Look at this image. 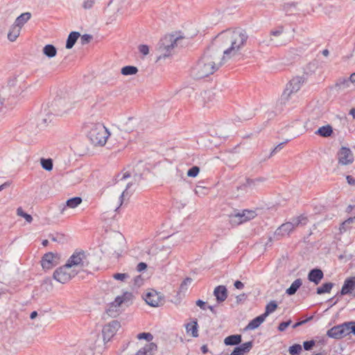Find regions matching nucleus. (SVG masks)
<instances>
[{
  "mask_svg": "<svg viewBox=\"0 0 355 355\" xmlns=\"http://www.w3.org/2000/svg\"><path fill=\"white\" fill-rule=\"evenodd\" d=\"M157 345L154 343H149L146 344L142 348H141L135 355H153L157 351Z\"/></svg>",
  "mask_w": 355,
  "mask_h": 355,
  "instance_id": "21",
  "label": "nucleus"
},
{
  "mask_svg": "<svg viewBox=\"0 0 355 355\" xmlns=\"http://www.w3.org/2000/svg\"><path fill=\"white\" fill-rule=\"evenodd\" d=\"M144 299L148 305L153 307H157L163 304L162 296L155 290L148 291Z\"/></svg>",
  "mask_w": 355,
  "mask_h": 355,
  "instance_id": "15",
  "label": "nucleus"
},
{
  "mask_svg": "<svg viewBox=\"0 0 355 355\" xmlns=\"http://www.w3.org/2000/svg\"><path fill=\"white\" fill-rule=\"evenodd\" d=\"M31 14L30 12H24L20 15L16 19L14 24L21 28L31 19Z\"/></svg>",
  "mask_w": 355,
  "mask_h": 355,
  "instance_id": "28",
  "label": "nucleus"
},
{
  "mask_svg": "<svg viewBox=\"0 0 355 355\" xmlns=\"http://www.w3.org/2000/svg\"><path fill=\"white\" fill-rule=\"evenodd\" d=\"M192 279L190 277H187L184 279L180 286L179 293H185L188 290L189 286L192 283Z\"/></svg>",
  "mask_w": 355,
  "mask_h": 355,
  "instance_id": "40",
  "label": "nucleus"
},
{
  "mask_svg": "<svg viewBox=\"0 0 355 355\" xmlns=\"http://www.w3.org/2000/svg\"><path fill=\"white\" fill-rule=\"evenodd\" d=\"M80 36V34L78 32L73 31L70 33L67 40L66 48L67 49H71Z\"/></svg>",
  "mask_w": 355,
  "mask_h": 355,
  "instance_id": "30",
  "label": "nucleus"
},
{
  "mask_svg": "<svg viewBox=\"0 0 355 355\" xmlns=\"http://www.w3.org/2000/svg\"><path fill=\"white\" fill-rule=\"evenodd\" d=\"M186 331L187 334L191 333V336L194 338L198 336V323L196 321L186 324Z\"/></svg>",
  "mask_w": 355,
  "mask_h": 355,
  "instance_id": "32",
  "label": "nucleus"
},
{
  "mask_svg": "<svg viewBox=\"0 0 355 355\" xmlns=\"http://www.w3.org/2000/svg\"><path fill=\"white\" fill-rule=\"evenodd\" d=\"M302 282L301 279H295L292 283L291 286L286 289V293L289 295H294L296 293V291H297V289L302 286Z\"/></svg>",
  "mask_w": 355,
  "mask_h": 355,
  "instance_id": "31",
  "label": "nucleus"
},
{
  "mask_svg": "<svg viewBox=\"0 0 355 355\" xmlns=\"http://www.w3.org/2000/svg\"><path fill=\"white\" fill-rule=\"evenodd\" d=\"M333 286H334V284L331 282L325 283V284H322V286L318 287L317 288V293L318 295H321V294H323L325 293H329L330 291L331 290Z\"/></svg>",
  "mask_w": 355,
  "mask_h": 355,
  "instance_id": "39",
  "label": "nucleus"
},
{
  "mask_svg": "<svg viewBox=\"0 0 355 355\" xmlns=\"http://www.w3.org/2000/svg\"><path fill=\"white\" fill-rule=\"evenodd\" d=\"M333 128L331 125L327 124L319 128L315 134L322 137H329L333 134Z\"/></svg>",
  "mask_w": 355,
  "mask_h": 355,
  "instance_id": "26",
  "label": "nucleus"
},
{
  "mask_svg": "<svg viewBox=\"0 0 355 355\" xmlns=\"http://www.w3.org/2000/svg\"><path fill=\"white\" fill-rule=\"evenodd\" d=\"M112 277L114 279L121 282H125L127 279L130 277L128 273H114Z\"/></svg>",
  "mask_w": 355,
  "mask_h": 355,
  "instance_id": "45",
  "label": "nucleus"
},
{
  "mask_svg": "<svg viewBox=\"0 0 355 355\" xmlns=\"http://www.w3.org/2000/svg\"><path fill=\"white\" fill-rule=\"evenodd\" d=\"M43 53L49 58H53L56 55V48L52 44H46L44 46L42 50Z\"/></svg>",
  "mask_w": 355,
  "mask_h": 355,
  "instance_id": "34",
  "label": "nucleus"
},
{
  "mask_svg": "<svg viewBox=\"0 0 355 355\" xmlns=\"http://www.w3.org/2000/svg\"><path fill=\"white\" fill-rule=\"evenodd\" d=\"M327 335L329 338L340 339L349 335V328L345 322L329 329L327 332Z\"/></svg>",
  "mask_w": 355,
  "mask_h": 355,
  "instance_id": "13",
  "label": "nucleus"
},
{
  "mask_svg": "<svg viewBox=\"0 0 355 355\" xmlns=\"http://www.w3.org/2000/svg\"><path fill=\"white\" fill-rule=\"evenodd\" d=\"M234 286L237 289H242L244 287V284L241 282H240V281H236L234 282Z\"/></svg>",
  "mask_w": 355,
  "mask_h": 355,
  "instance_id": "61",
  "label": "nucleus"
},
{
  "mask_svg": "<svg viewBox=\"0 0 355 355\" xmlns=\"http://www.w3.org/2000/svg\"><path fill=\"white\" fill-rule=\"evenodd\" d=\"M157 249H159V250H166L168 251V252H170L171 247H170V245H167V246H166V245H162V246H161L160 248H157Z\"/></svg>",
  "mask_w": 355,
  "mask_h": 355,
  "instance_id": "64",
  "label": "nucleus"
},
{
  "mask_svg": "<svg viewBox=\"0 0 355 355\" xmlns=\"http://www.w3.org/2000/svg\"><path fill=\"white\" fill-rule=\"evenodd\" d=\"M338 164L342 166L351 164L354 162V155L352 150L347 147H341L337 153Z\"/></svg>",
  "mask_w": 355,
  "mask_h": 355,
  "instance_id": "11",
  "label": "nucleus"
},
{
  "mask_svg": "<svg viewBox=\"0 0 355 355\" xmlns=\"http://www.w3.org/2000/svg\"><path fill=\"white\" fill-rule=\"evenodd\" d=\"M144 284V278L141 275H137L134 278V286L136 287H140Z\"/></svg>",
  "mask_w": 355,
  "mask_h": 355,
  "instance_id": "47",
  "label": "nucleus"
},
{
  "mask_svg": "<svg viewBox=\"0 0 355 355\" xmlns=\"http://www.w3.org/2000/svg\"><path fill=\"white\" fill-rule=\"evenodd\" d=\"M60 255L57 253L48 252L44 254L41 260L43 269L49 270L58 264Z\"/></svg>",
  "mask_w": 355,
  "mask_h": 355,
  "instance_id": "12",
  "label": "nucleus"
},
{
  "mask_svg": "<svg viewBox=\"0 0 355 355\" xmlns=\"http://www.w3.org/2000/svg\"><path fill=\"white\" fill-rule=\"evenodd\" d=\"M354 220H355V216H354V217H351V218H347V220H345L342 223V225H341V228L345 229V226H347V225H349V224L352 223Z\"/></svg>",
  "mask_w": 355,
  "mask_h": 355,
  "instance_id": "56",
  "label": "nucleus"
},
{
  "mask_svg": "<svg viewBox=\"0 0 355 355\" xmlns=\"http://www.w3.org/2000/svg\"><path fill=\"white\" fill-rule=\"evenodd\" d=\"M256 214L254 211L244 210L242 213H238L231 216V222L234 224H241L252 219Z\"/></svg>",
  "mask_w": 355,
  "mask_h": 355,
  "instance_id": "16",
  "label": "nucleus"
},
{
  "mask_svg": "<svg viewBox=\"0 0 355 355\" xmlns=\"http://www.w3.org/2000/svg\"><path fill=\"white\" fill-rule=\"evenodd\" d=\"M347 183L350 185H355V179L352 175H347Z\"/></svg>",
  "mask_w": 355,
  "mask_h": 355,
  "instance_id": "60",
  "label": "nucleus"
},
{
  "mask_svg": "<svg viewBox=\"0 0 355 355\" xmlns=\"http://www.w3.org/2000/svg\"><path fill=\"white\" fill-rule=\"evenodd\" d=\"M92 39V35H88V34H85L81 36L80 41H81L82 44H88L91 41Z\"/></svg>",
  "mask_w": 355,
  "mask_h": 355,
  "instance_id": "52",
  "label": "nucleus"
},
{
  "mask_svg": "<svg viewBox=\"0 0 355 355\" xmlns=\"http://www.w3.org/2000/svg\"><path fill=\"white\" fill-rule=\"evenodd\" d=\"M248 35L241 28L227 29L222 31L215 37L213 47L221 54V58L227 62L241 55Z\"/></svg>",
  "mask_w": 355,
  "mask_h": 355,
  "instance_id": "1",
  "label": "nucleus"
},
{
  "mask_svg": "<svg viewBox=\"0 0 355 355\" xmlns=\"http://www.w3.org/2000/svg\"><path fill=\"white\" fill-rule=\"evenodd\" d=\"M241 342V335H232L225 338L224 343L226 345H238Z\"/></svg>",
  "mask_w": 355,
  "mask_h": 355,
  "instance_id": "33",
  "label": "nucleus"
},
{
  "mask_svg": "<svg viewBox=\"0 0 355 355\" xmlns=\"http://www.w3.org/2000/svg\"><path fill=\"white\" fill-rule=\"evenodd\" d=\"M322 278L323 272L320 269H313L309 272L308 275L309 280L315 284H318Z\"/></svg>",
  "mask_w": 355,
  "mask_h": 355,
  "instance_id": "24",
  "label": "nucleus"
},
{
  "mask_svg": "<svg viewBox=\"0 0 355 355\" xmlns=\"http://www.w3.org/2000/svg\"><path fill=\"white\" fill-rule=\"evenodd\" d=\"M137 72L138 69L135 66H125L121 69V74L125 76L135 75Z\"/></svg>",
  "mask_w": 355,
  "mask_h": 355,
  "instance_id": "35",
  "label": "nucleus"
},
{
  "mask_svg": "<svg viewBox=\"0 0 355 355\" xmlns=\"http://www.w3.org/2000/svg\"><path fill=\"white\" fill-rule=\"evenodd\" d=\"M146 268H147L146 263H145L144 262H140L139 263H138V265L137 266V270L138 272H141V271L146 270Z\"/></svg>",
  "mask_w": 355,
  "mask_h": 355,
  "instance_id": "57",
  "label": "nucleus"
},
{
  "mask_svg": "<svg viewBox=\"0 0 355 355\" xmlns=\"http://www.w3.org/2000/svg\"><path fill=\"white\" fill-rule=\"evenodd\" d=\"M196 305L198 306H200L202 309H205V302L201 300H198L196 301Z\"/></svg>",
  "mask_w": 355,
  "mask_h": 355,
  "instance_id": "62",
  "label": "nucleus"
},
{
  "mask_svg": "<svg viewBox=\"0 0 355 355\" xmlns=\"http://www.w3.org/2000/svg\"><path fill=\"white\" fill-rule=\"evenodd\" d=\"M349 81H350V86H352V88L355 91V73H353L350 77L349 78Z\"/></svg>",
  "mask_w": 355,
  "mask_h": 355,
  "instance_id": "58",
  "label": "nucleus"
},
{
  "mask_svg": "<svg viewBox=\"0 0 355 355\" xmlns=\"http://www.w3.org/2000/svg\"><path fill=\"white\" fill-rule=\"evenodd\" d=\"M89 254L83 250H76L68 259L67 263L78 274L84 271L90 264Z\"/></svg>",
  "mask_w": 355,
  "mask_h": 355,
  "instance_id": "5",
  "label": "nucleus"
},
{
  "mask_svg": "<svg viewBox=\"0 0 355 355\" xmlns=\"http://www.w3.org/2000/svg\"><path fill=\"white\" fill-rule=\"evenodd\" d=\"M94 0H85L83 3V7L86 10L91 9L94 6Z\"/></svg>",
  "mask_w": 355,
  "mask_h": 355,
  "instance_id": "49",
  "label": "nucleus"
},
{
  "mask_svg": "<svg viewBox=\"0 0 355 355\" xmlns=\"http://www.w3.org/2000/svg\"><path fill=\"white\" fill-rule=\"evenodd\" d=\"M291 320H288L287 322H283L279 324L278 329L280 331H283L291 324Z\"/></svg>",
  "mask_w": 355,
  "mask_h": 355,
  "instance_id": "54",
  "label": "nucleus"
},
{
  "mask_svg": "<svg viewBox=\"0 0 355 355\" xmlns=\"http://www.w3.org/2000/svg\"><path fill=\"white\" fill-rule=\"evenodd\" d=\"M302 351V346L299 344H295L289 347L288 352L291 355L299 354Z\"/></svg>",
  "mask_w": 355,
  "mask_h": 355,
  "instance_id": "44",
  "label": "nucleus"
},
{
  "mask_svg": "<svg viewBox=\"0 0 355 355\" xmlns=\"http://www.w3.org/2000/svg\"><path fill=\"white\" fill-rule=\"evenodd\" d=\"M17 214L19 216L24 218L29 223L33 221V217L30 214L25 213L21 207L17 208Z\"/></svg>",
  "mask_w": 355,
  "mask_h": 355,
  "instance_id": "41",
  "label": "nucleus"
},
{
  "mask_svg": "<svg viewBox=\"0 0 355 355\" xmlns=\"http://www.w3.org/2000/svg\"><path fill=\"white\" fill-rule=\"evenodd\" d=\"M252 343L251 342H247L243 343L242 345L237 347L238 348H241V349L243 350V353L249 352L250 349L252 348Z\"/></svg>",
  "mask_w": 355,
  "mask_h": 355,
  "instance_id": "51",
  "label": "nucleus"
},
{
  "mask_svg": "<svg viewBox=\"0 0 355 355\" xmlns=\"http://www.w3.org/2000/svg\"><path fill=\"white\" fill-rule=\"evenodd\" d=\"M284 32L283 26H279L276 29L271 31L270 35L274 37H278Z\"/></svg>",
  "mask_w": 355,
  "mask_h": 355,
  "instance_id": "48",
  "label": "nucleus"
},
{
  "mask_svg": "<svg viewBox=\"0 0 355 355\" xmlns=\"http://www.w3.org/2000/svg\"><path fill=\"white\" fill-rule=\"evenodd\" d=\"M21 28L13 24L8 33V39L10 42H15L19 36Z\"/></svg>",
  "mask_w": 355,
  "mask_h": 355,
  "instance_id": "29",
  "label": "nucleus"
},
{
  "mask_svg": "<svg viewBox=\"0 0 355 355\" xmlns=\"http://www.w3.org/2000/svg\"><path fill=\"white\" fill-rule=\"evenodd\" d=\"M293 225V230L300 225H305L306 223V218L302 216L293 218L291 222H288Z\"/></svg>",
  "mask_w": 355,
  "mask_h": 355,
  "instance_id": "38",
  "label": "nucleus"
},
{
  "mask_svg": "<svg viewBox=\"0 0 355 355\" xmlns=\"http://www.w3.org/2000/svg\"><path fill=\"white\" fill-rule=\"evenodd\" d=\"M83 202L80 197H73L68 199L66 201L65 205L61 209L60 212L62 214L65 215L68 214L69 209H75L78 207Z\"/></svg>",
  "mask_w": 355,
  "mask_h": 355,
  "instance_id": "19",
  "label": "nucleus"
},
{
  "mask_svg": "<svg viewBox=\"0 0 355 355\" xmlns=\"http://www.w3.org/2000/svg\"><path fill=\"white\" fill-rule=\"evenodd\" d=\"M315 345L313 340L305 341L303 343V346L305 350H310Z\"/></svg>",
  "mask_w": 355,
  "mask_h": 355,
  "instance_id": "53",
  "label": "nucleus"
},
{
  "mask_svg": "<svg viewBox=\"0 0 355 355\" xmlns=\"http://www.w3.org/2000/svg\"><path fill=\"white\" fill-rule=\"evenodd\" d=\"M349 328V334L353 333L355 335V322H345Z\"/></svg>",
  "mask_w": 355,
  "mask_h": 355,
  "instance_id": "55",
  "label": "nucleus"
},
{
  "mask_svg": "<svg viewBox=\"0 0 355 355\" xmlns=\"http://www.w3.org/2000/svg\"><path fill=\"white\" fill-rule=\"evenodd\" d=\"M182 40V37H177L173 35H166L161 41L159 44L158 52L159 56L157 60L162 58H166L170 56L175 47H177L180 43V41Z\"/></svg>",
  "mask_w": 355,
  "mask_h": 355,
  "instance_id": "6",
  "label": "nucleus"
},
{
  "mask_svg": "<svg viewBox=\"0 0 355 355\" xmlns=\"http://www.w3.org/2000/svg\"><path fill=\"white\" fill-rule=\"evenodd\" d=\"M100 119L99 116L92 115L87 118L84 125L91 142L94 146H103L107 142L110 132Z\"/></svg>",
  "mask_w": 355,
  "mask_h": 355,
  "instance_id": "4",
  "label": "nucleus"
},
{
  "mask_svg": "<svg viewBox=\"0 0 355 355\" xmlns=\"http://www.w3.org/2000/svg\"><path fill=\"white\" fill-rule=\"evenodd\" d=\"M214 295L218 302H224L227 297V293L225 286H218L216 287L214 291Z\"/></svg>",
  "mask_w": 355,
  "mask_h": 355,
  "instance_id": "23",
  "label": "nucleus"
},
{
  "mask_svg": "<svg viewBox=\"0 0 355 355\" xmlns=\"http://www.w3.org/2000/svg\"><path fill=\"white\" fill-rule=\"evenodd\" d=\"M215 98V94L211 91H203L198 95V101L203 104L209 103L213 102Z\"/></svg>",
  "mask_w": 355,
  "mask_h": 355,
  "instance_id": "22",
  "label": "nucleus"
},
{
  "mask_svg": "<svg viewBox=\"0 0 355 355\" xmlns=\"http://www.w3.org/2000/svg\"><path fill=\"white\" fill-rule=\"evenodd\" d=\"M132 298V294L130 292H124L121 295L117 296L114 301L112 302L110 305V308L108 309L107 311L110 313L112 309L120 307L123 304L128 305L130 301Z\"/></svg>",
  "mask_w": 355,
  "mask_h": 355,
  "instance_id": "14",
  "label": "nucleus"
},
{
  "mask_svg": "<svg viewBox=\"0 0 355 355\" xmlns=\"http://www.w3.org/2000/svg\"><path fill=\"white\" fill-rule=\"evenodd\" d=\"M304 83V78L302 76L293 78L286 85V88L281 96L282 103H286L291 98L293 94L300 91Z\"/></svg>",
  "mask_w": 355,
  "mask_h": 355,
  "instance_id": "7",
  "label": "nucleus"
},
{
  "mask_svg": "<svg viewBox=\"0 0 355 355\" xmlns=\"http://www.w3.org/2000/svg\"><path fill=\"white\" fill-rule=\"evenodd\" d=\"M137 337L139 340L145 339L148 341H151L153 338V336L150 333H141L139 334Z\"/></svg>",
  "mask_w": 355,
  "mask_h": 355,
  "instance_id": "46",
  "label": "nucleus"
},
{
  "mask_svg": "<svg viewBox=\"0 0 355 355\" xmlns=\"http://www.w3.org/2000/svg\"><path fill=\"white\" fill-rule=\"evenodd\" d=\"M265 320L266 318H264L261 314V315L251 320L246 326L245 329L250 330L255 329L258 328L263 322Z\"/></svg>",
  "mask_w": 355,
  "mask_h": 355,
  "instance_id": "27",
  "label": "nucleus"
},
{
  "mask_svg": "<svg viewBox=\"0 0 355 355\" xmlns=\"http://www.w3.org/2000/svg\"><path fill=\"white\" fill-rule=\"evenodd\" d=\"M245 297H246V296L244 293L239 295L236 297V302H241V301L244 300L245 299Z\"/></svg>",
  "mask_w": 355,
  "mask_h": 355,
  "instance_id": "63",
  "label": "nucleus"
},
{
  "mask_svg": "<svg viewBox=\"0 0 355 355\" xmlns=\"http://www.w3.org/2000/svg\"><path fill=\"white\" fill-rule=\"evenodd\" d=\"M221 54L214 47L208 49L196 64L191 69L193 78L200 79L213 74L225 64Z\"/></svg>",
  "mask_w": 355,
  "mask_h": 355,
  "instance_id": "2",
  "label": "nucleus"
},
{
  "mask_svg": "<svg viewBox=\"0 0 355 355\" xmlns=\"http://www.w3.org/2000/svg\"><path fill=\"white\" fill-rule=\"evenodd\" d=\"M340 294L342 295L352 294L355 296V276L345 279L341 288Z\"/></svg>",
  "mask_w": 355,
  "mask_h": 355,
  "instance_id": "18",
  "label": "nucleus"
},
{
  "mask_svg": "<svg viewBox=\"0 0 355 355\" xmlns=\"http://www.w3.org/2000/svg\"><path fill=\"white\" fill-rule=\"evenodd\" d=\"M194 192L199 197H203L207 194V188L198 185L196 186Z\"/></svg>",
  "mask_w": 355,
  "mask_h": 355,
  "instance_id": "42",
  "label": "nucleus"
},
{
  "mask_svg": "<svg viewBox=\"0 0 355 355\" xmlns=\"http://www.w3.org/2000/svg\"><path fill=\"white\" fill-rule=\"evenodd\" d=\"M8 87L14 96H21L27 89V85L22 78H14L8 81Z\"/></svg>",
  "mask_w": 355,
  "mask_h": 355,
  "instance_id": "9",
  "label": "nucleus"
},
{
  "mask_svg": "<svg viewBox=\"0 0 355 355\" xmlns=\"http://www.w3.org/2000/svg\"><path fill=\"white\" fill-rule=\"evenodd\" d=\"M277 308V304L275 301H270L266 306V311L263 313V316L266 318V317L273 313Z\"/></svg>",
  "mask_w": 355,
  "mask_h": 355,
  "instance_id": "36",
  "label": "nucleus"
},
{
  "mask_svg": "<svg viewBox=\"0 0 355 355\" xmlns=\"http://www.w3.org/2000/svg\"><path fill=\"white\" fill-rule=\"evenodd\" d=\"M334 89L338 92H349L354 91L352 86H350L349 78H339L334 85Z\"/></svg>",
  "mask_w": 355,
  "mask_h": 355,
  "instance_id": "17",
  "label": "nucleus"
},
{
  "mask_svg": "<svg viewBox=\"0 0 355 355\" xmlns=\"http://www.w3.org/2000/svg\"><path fill=\"white\" fill-rule=\"evenodd\" d=\"M40 164L42 167L47 171H51L53 169V160L51 158H41Z\"/></svg>",
  "mask_w": 355,
  "mask_h": 355,
  "instance_id": "37",
  "label": "nucleus"
},
{
  "mask_svg": "<svg viewBox=\"0 0 355 355\" xmlns=\"http://www.w3.org/2000/svg\"><path fill=\"white\" fill-rule=\"evenodd\" d=\"M293 231V225L290 224L288 222L282 224L279 226L275 232V236L277 239L288 235L291 232Z\"/></svg>",
  "mask_w": 355,
  "mask_h": 355,
  "instance_id": "20",
  "label": "nucleus"
},
{
  "mask_svg": "<svg viewBox=\"0 0 355 355\" xmlns=\"http://www.w3.org/2000/svg\"><path fill=\"white\" fill-rule=\"evenodd\" d=\"M120 322L116 320H112L103 328V337L105 343L108 342L116 334L120 328Z\"/></svg>",
  "mask_w": 355,
  "mask_h": 355,
  "instance_id": "10",
  "label": "nucleus"
},
{
  "mask_svg": "<svg viewBox=\"0 0 355 355\" xmlns=\"http://www.w3.org/2000/svg\"><path fill=\"white\" fill-rule=\"evenodd\" d=\"M138 49L139 52L144 55H146L149 53V48L147 45L141 44L139 46Z\"/></svg>",
  "mask_w": 355,
  "mask_h": 355,
  "instance_id": "50",
  "label": "nucleus"
},
{
  "mask_svg": "<svg viewBox=\"0 0 355 355\" xmlns=\"http://www.w3.org/2000/svg\"><path fill=\"white\" fill-rule=\"evenodd\" d=\"M199 173L200 168L197 166H194L187 171V176L191 178H196Z\"/></svg>",
  "mask_w": 355,
  "mask_h": 355,
  "instance_id": "43",
  "label": "nucleus"
},
{
  "mask_svg": "<svg viewBox=\"0 0 355 355\" xmlns=\"http://www.w3.org/2000/svg\"><path fill=\"white\" fill-rule=\"evenodd\" d=\"M243 350L241 349V348L236 347L233 350V352L231 353L230 355H243Z\"/></svg>",
  "mask_w": 355,
  "mask_h": 355,
  "instance_id": "59",
  "label": "nucleus"
},
{
  "mask_svg": "<svg viewBox=\"0 0 355 355\" xmlns=\"http://www.w3.org/2000/svg\"><path fill=\"white\" fill-rule=\"evenodd\" d=\"M76 275V272L66 263L64 266L58 268L54 271L53 277L57 282L61 284H65L69 282Z\"/></svg>",
  "mask_w": 355,
  "mask_h": 355,
  "instance_id": "8",
  "label": "nucleus"
},
{
  "mask_svg": "<svg viewBox=\"0 0 355 355\" xmlns=\"http://www.w3.org/2000/svg\"><path fill=\"white\" fill-rule=\"evenodd\" d=\"M132 183L129 172L123 171L117 175L115 182L108 191L107 206L110 209L116 211L121 207L128 194V189Z\"/></svg>",
  "mask_w": 355,
  "mask_h": 355,
  "instance_id": "3",
  "label": "nucleus"
},
{
  "mask_svg": "<svg viewBox=\"0 0 355 355\" xmlns=\"http://www.w3.org/2000/svg\"><path fill=\"white\" fill-rule=\"evenodd\" d=\"M139 125L138 119L134 117L128 118L123 124V128L125 131L132 132L135 130Z\"/></svg>",
  "mask_w": 355,
  "mask_h": 355,
  "instance_id": "25",
  "label": "nucleus"
}]
</instances>
